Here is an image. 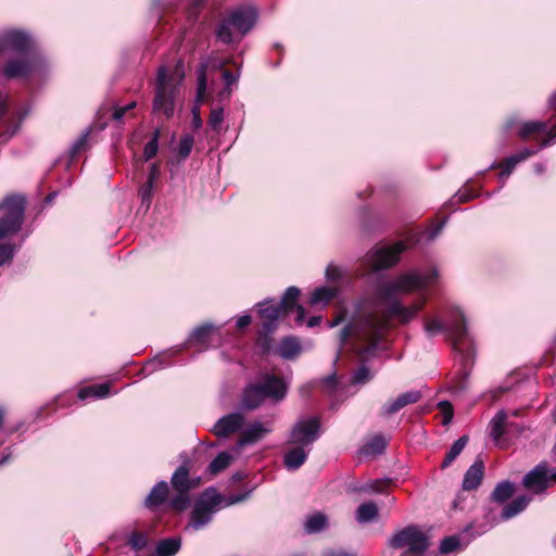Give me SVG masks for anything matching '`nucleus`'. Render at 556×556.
Instances as JSON below:
<instances>
[{"instance_id":"nucleus-39","label":"nucleus","mask_w":556,"mask_h":556,"mask_svg":"<svg viewBox=\"0 0 556 556\" xmlns=\"http://www.w3.org/2000/svg\"><path fill=\"white\" fill-rule=\"evenodd\" d=\"M90 131L87 129L85 130L71 146L68 154H70V161L73 162L75 157L86 149L88 144Z\"/></svg>"},{"instance_id":"nucleus-13","label":"nucleus","mask_w":556,"mask_h":556,"mask_svg":"<svg viewBox=\"0 0 556 556\" xmlns=\"http://www.w3.org/2000/svg\"><path fill=\"white\" fill-rule=\"evenodd\" d=\"M21 55V59H12L4 65L3 75L5 78L28 77L37 71L39 60L35 54L29 53Z\"/></svg>"},{"instance_id":"nucleus-57","label":"nucleus","mask_w":556,"mask_h":556,"mask_svg":"<svg viewBox=\"0 0 556 556\" xmlns=\"http://www.w3.org/2000/svg\"><path fill=\"white\" fill-rule=\"evenodd\" d=\"M390 480L381 481V480H375L369 484V490L376 493H383L384 486Z\"/></svg>"},{"instance_id":"nucleus-60","label":"nucleus","mask_w":556,"mask_h":556,"mask_svg":"<svg viewBox=\"0 0 556 556\" xmlns=\"http://www.w3.org/2000/svg\"><path fill=\"white\" fill-rule=\"evenodd\" d=\"M8 109V98L0 90V118L5 114Z\"/></svg>"},{"instance_id":"nucleus-21","label":"nucleus","mask_w":556,"mask_h":556,"mask_svg":"<svg viewBox=\"0 0 556 556\" xmlns=\"http://www.w3.org/2000/svg\"><path fill=\"white\" fill-rule=\"evenodd\" d=\"M168 484L165 481L156 483L144 500V506L154 508L162 505L168 496Z\"/></svg>"},{"instance_id":"nucleus-37","label":"nucleus","mask_w":556,"mask_h":556,"mask_svg":"<svg viewBox=\"0 0 556 556\" xmlns=\"http://www.w3.org/2000/svg\"><path fill=\"white\" fill-rule=\"evenodd\" d=\"M547 126L548 125L546 122H536V121L526 122V123L521 124L518 134L522 139H527L532 134L546 131Z\"/></svg>"},{"instance_id":"nucleus-64","label":"nucleus","mask_w":556,"mask_h":556,"mask_svg":"<svg viewBox=\"0 0 556 556\" xmlns=\"http://www.w3.org/2000/svg\"><path fill=\"white\" fill-rule=\"evenodd\" d=\"M549 106L556 111V92L549 98Z\"/></svg>"},{"instance_id":"nucleus-36","label":"nucleus","mask_w":556,"mask_h":556,"mask_svg":"<svg viewBox=\"0 0 556 556\" xmlns=\"http://www.w3.org/2000/svg\"><path fill=\"white\" fill-rule=\"evenodd\" d=\"M514 483H511L510 481H502L495 486L491 494V497L494 502L502 504L506 502L514 494Z\"/></svg>"},{"instance_id":"nucleus-35","label":"nucleus","mask_w":556,"mask_h":556,"mask_svg":"<svg viewBox=\"0 0 556 556\" xmlns=\"http://www.w3.org/2000/svg\"><path fill=\"white\" fill-rule=\"evenodd\" d=\"M328 526V518L323 513H316L307 517L305 521V530L307 533H317L326 529Z\"/></svg>"},{"instance_id":"nucleus-48","label":"nucleus","mask_w":556,"mask_h":556,"mask_svg":"<svg viewBox=\"0 0 556 556\" xmlns=\"http://www.w3.org/2000/svg\"><path fill=\"white\" fill-rule=\"evenodd\" d=\"M444 226L445 220H442L441 223L425 231V233H422V238H425L428 242L433 241L442 232Z\"/></svg>"},{"instance_id":"nucleus-41","label":"nucleus","mask_w":556,"mask_h":556,"mask_svg":"<svg viewBox=\"0 0 556 556\" xmlns=\"http://www.w3.org/2000/svg\"><path fill=\"white\" fill-rule=\"evenodd\" d=\"M154 184L146 181L138 191V195L141 200V205L148 210L151 205L153 198Z\"/></svg>"},{"instance_id":"nucleus-3","label":"nucleus","mask_w":556,"mask_h":556,"mask_svg":"<svg viewBox=\"0 0 556 556\" xmlns=\"http://www.w3.org/2000/svg\"><path fill=\"white\" fill-rule=\"evenodd\" d=\"M185 68L181 61L173 66H160L156 74L152 113L164 119H170L177 105L182 101L181 85Z\"/></svg>"},{"instance_id":"nucleus-4","label":"nucleus","mask_w":556,"mask_h":556,"mask_svg":"<svg viewBox=\"0 0 556 556\" xmlns=\"http://www.w3.org/2000/svg\"><path fill=\"white\" fill-rule=\"evenodd\" d=\"M26 199L20 194L5 197L0 202V267L12 262L22 242L15 244L16 236L25 222Z\"/></svg>"},{"instance_id":"nucleus-17","label":"nucleus","mask_w":556,"mask_h":556,"mask_svg":"<svg viewBox=\"0 0 556 556\" xmlns=\"http://www.w3.org/2000/svg\"><path fill=\"white\" fill-rule=\"evenodd\" d=\"M523 485L536 493L543 492L548 486V468L546 464L536 465L523 477Z\"/></svg>"},{"instance_id":"nucleus-40","label":"nucleus","mask_w":556,"mask_h":556,"mask_svg":"<svg viewBox=\"0 0 556 556\" xmlns=\"http://www.w3.org/2000/svg\"><path fill=\"white\" fill-rule=\"evenodd\" d=\"M159 139H160V130L155 129L151 139L144 146V149H143L144 161H149L156 155L157 150H159Z\"/></svg>"},{"instance_id":"nucleus-33","label":"nucleus","mask_w":556,"mask_h":556,"mask_svg":"<svg viewBox=\"0 0 556 556\" xmlns=\"http://www.w3.org/2000/svg\"><path fill=\"white\" fill-rule=\"evenodd\" d=\"M468 442V437L467 435H462L458 440H456L453 445L451 446V448L448 450V452L446 453L442 464H441V467L443 469L447 468L448 466H451V464L457 458V456L463 452V450L465 448L466 444Z\"/></svg>"},{"instance_id":"nucleus-18","label":"nucleus","mask_w":556,"mask_h":556,"mask_svg":"<svg viewBox=\"0 0 556 556\" xmlns=\"http://www.w3.org/2000/svg\"><path fill=\"white\" fill-rule=\"evenodd\" d=\"M483 476L484 464L481 459H477L465 472L462 483L463 490H476L481 484Z\"/></svg>"},{"instance_id":"nucleus-24","label":"nucleus","mask_w":556,"mask_h":556,"mask_svg":"<svg viewBox=\"0 0 556 556\" xmlns=\"http://www.w3.org/2000/svg\"><path fill=\"white\" fill-rule=\"evenodd\" d=\"M530 503V497L526 495H521L513 500L510 503H508L506 506H504L501 518L502 520H508L515 516H517L519 513L525 510V508Z\"/></svg>"},{"instance_id":"nucleus-29","label":"nucleus","mask_w":556,"mask_h":556,"mask_svg":"<svg viewBox=\"0 0 556 556\" xmlns=\"http://www.w3.org/2000/svg\"><path fill=\"white\" fill-rule=\"evenodd\" d=\"M378 517V507L374 502L362 503L355 511V518L359 523H368Z\"/></svg>"},{"instance_id":"nucleus-53","label":"nucleus","mask_w":556,"mask_h":556,"mask_svg":"<svg viewBox=\"0 0 556 556\" xmlns=\"http://www.w3.org/2000/svg\"><path fill=\"white\" fill-rule=\"evenodd\" d=\"M223 80L227 88H229L231 85L236 84L239 78V74H235L228 70H224L222 74Z\"/></svg>"},{"instance_id":"nucleus-56","label":"nucleus","mask_w":556,"mask_h":556,"mask_svg":"<svg viewBox=\"0 0 556 556\" xmlns=\"http://www.w3.org/2000/svg\"><path fill=\"white\" fill-rule=\"evenodd\" d=\"M321 556H354V555L343 548H338V549L327 548V549L323 551Z\"/></svg>"},{"instance_id":"nucleus-54","label":"nucleus","mask_w":556,"mask_h":556,"mask_svg":"<svg viewBox=\"0 0 556 556\" xmlns=\"http://www.w3.org/2000/svg\"><path fill=\"white\" fill-rule=\"evenodd\" d=\"M556 140V125L549 129L547 132V137L541 142L540 147L536 150H541L545 147L553 144Z\"/></svg>"},{"instance_id":"nucleus-8","label":"nucleus","mask_w":556,"mask_h":556,"mask_svg":"<svg viewBox=\"0 0 556 556\" xmlns=\"http://www.w3.org/2000/svg\"><path fill=\"white\" fill-rule=\"evenodd\" d=\"M200 476H190L187 465H180L172 475L170 484L176 495L169 501L170 508L182 511L190 504L189 492L201 485Z\"/></svg>"},{"instance_id":"nucleus-47","label":"nucleus","mask_w":556,"mask_h":556,"mask_svg":"<svg viewBox=\"0 0 556 556\" xmlns=\"http://www.w3.org/2000/svg\"><path fill=\"white\" fill-rule=\"evenodd\" d=\"M128 544L136 551H140L146 547L147 540L146 536L138 532H132L129 535Z\"/></svg>"},{"instance_id":"nucleus-55","label":"nucleus","mask_w":556,"mask_h":556,"mask_svg":"<svg viewBox=\"0 0 556 556\" xmlns=\"http://www.w3.org/2000/svg\"><path fill=\"white\" fill-rule=\"evenodd\" d=\"M160 174H161V170H160V166L157 163H152L150 165V168H149V174H148V179L147 181L148 182H152V184H155V181L159 179L160 177Z\"/></svg>"},{"instance_id":"nucleus-5","label":"nucleus","mask_w":556,"mask_h":556,"mask_svg":"<svg viewBox=\"0 0 556 556\" xmlns=\"http://www.w3.org/2000/svg\"><path fill=\"white\" fill-rule=\"evenodd\" d=\"M250 493L251 491H248L224 497L214 488H207L195 501L188 527L197 531L201 530L213 520L214 515L222 506L227 507L241 503L250 496Z\"/></svg>"},{"instance_id":"nucleus-43","label":"nucleus","mask_w":556,"mask_h":556,"mask_svg":"<svg viewBox=\"0 0 556 556\" xmlns=\"http://www.w3.org/2000/svg\"><path fill=\"white\" fill-rule=\"evenodd\" d=\"M194 143V139L191 135H184L180 138L179 144H178V154L180 159H187L189 154L191 153L192 147Z\"/></svg>"},{"instance_id":"nucleus-23","label":"nucleus","mask_w":556,"mask_h":556,"mask_svg":"<svg viewBox=\"0 0 556 556\" xmlns=\"http://www.w3.org/2000/svg\"><path fill=\"white\" fill-rule=\"evenodd\" d=\"M301 352V344L298 338L289 336L285 337L278 346V354L285 359H293Z\"/></svg>"},{"instance_id":"nucleus-31","label":"nucleus","mask_w":556,"mask_h":556,"mask_svg":"<svg viewBox=\"0 0 556 556\" xmlns=\"http://www.w3.org/2000/svg\"><path fill=\"white\" fill-rule=\"evenodd\" d=\"M110 395V383L93 384L79 390L78 397L86 400L88 397L103 399Z\"/></svg>"},{"instance_id":"nucleus-52","label":"nucleus","mask_w":556,"mask_h":556,"mask_svg":"<svg viewBox=\"0 0 556 556\" xmlns=\"http://www.w3.org/2000/svg\"><path fill=\"white\" fill-rule=\"evenodd\" d=\"M206 89L205 67L203 66L198 76V97L202 98Z\"/></svg>"},{"instance_id":"nucleus-25","label":"nucleus","mask_w":556,"mask_h":556,"mask_svg":"<svg viewBox=\"0 0 556 556\" xmlns=\"http://www.w3.org/2000/svg\"><path fill=\"white\" fill-rule=\"evenodd\" d=\"M233 24L229 16L222 18L215 28L216 38L223 43L229 45L235 41Z\"/></svg>"},{"instance_id":"nucleus-22","label":"nucleus","mask_w":556,"mask_h":556,"mask_svg":"<svg viewBox=\"0 0 556 556\" xmlns=\"http://www.w3.org/2000/svg\"><path fill=\"white\" fill-rule=\"evenodd\" d=\"M339 293V289L334 287H318L312 293L309 303L314 306H327Z\"/></svg>"},{"instance_id":"nucleus-59","label":"nucleus","mask_w":556,"mask_h":556,"mask_svg":"<svg viewBox=\"0 0 556 556\" xmlns=\"http://www.w3.org/2000/svg\"><path fill=\"white\" fill-rule=\"evenodd\" d=\"M251 324V316L244 314L237 319V328L243 329Z\"/></svg>"},{"instance_id":"nucleus-11","label":"nucleus","mask_w":556,"mask_h":556,"mask_svg":"<svg viewBox=\"0 0 556 556\" xmlns=\"http://www.w3.org/2000/svg\"><path fill=\"white\" fill-rule=\"evenodd\" d=\"M405 249L404 242H396L390 247H379L370 251L367 258L374 270L387 269L400 261V256Z\"/></svg>"},{"instance_id":"nucleus-2","label":"nucleus","mask_w":556,"mask_h":556,"mask_svg":"<svg viewBox=\"0 0 556 556\" xmlns=\"http://www.w3.org/2000/svg\"><path fill=\"white\" fill-rule=\"evenodd\" d=\"M424 330L429 338L439 333H446L450 337L454 351L460 357L462 370L467 376V368L473 361L475 350L464 312L457 306H451L446 321L438 317L426 319Z\"/></svg>"},{"instance_id":"nucleus-9","label":"nucleus","mask_w":556,"mask_h":556,"mask_svg":"<svg viewBox=\"0 0 556 556\" xmlns=\"http://www.w3.org/2000/svg\"><path fill=\"white\" fill-rule=\"evenodd\" d=\"M393 548H407L402 556H421L428 548V538L417 526H408L389 539Z\"/></svg>"},{"instance_id":"nucleus-27","label":"nucleus","mask_w":556,"mask_h":556,"mask_svg":"<svg viewBox=\"0 0 556 556\" xmlns=\"http://www.w3.org/2000/svg\"><path fill=\"white\" fill-rule=\"evenodd\" d=\"M507 414L504 410L497 412L489 424L490 437L498 443L504 434Z\"/></svg>"},{"instance_id":"nucleus-10","label":"nucleus","mask_w":556,"mask_h":556,"mask_svg":"<svg viewBox=\"0 0 556 556\" xmlns=\"http://www.w3.org/2000/svg\"><path fill=\"white\" fill-rule=\"evenodd\" d=\"M321 434V422L316 416L299 418L292 426L289 435L291 445H299L312 450L313 444Z\"/></svg>"},{"instance_id":"nucleus-62","label":"nucleus","mask_w":556,"mask_h":556,"mask_svg":"<svg viewBox=\"0 0 556 556\" xmlns=\"http://www.w3.org/2000/svg\"><path fill=\"white\" fill-rule=\"evenodd\" d=\"M321 323V316H313L307 320V327L313 328Z\"/></svg>"},{"instance_id":"nucleus-7","label":"nucleus","mask_w":556,"mask_h":556,"mask_svg":"<svg viewBox=\"0 0 556 556\" xmlns=\"http://www.w3.org/2000/svg\"><path fill=\"white\" fill-rule=\"evenodd\" d=\"M288 391L287 383L273 374H266L261 381L248 384L241 395V406L247 410L258 408L265 400L281 402Z\"/></svg>"},{"instance_id":"nucleus-44","label":"nucleus","mask_w":556,"mask_h":556,"mask_svg":"<svg viewBox=\"0 0 556 556\" xmlns=\"http://www.w3.org/2000/svg\"><path fill=\"white\" fill-rule=\"evenodd\" d=\"M371 378L372 375L370 374L368 367L362 365L354 371L351 381L353 384H364L368 382Z\"/></svg>"},{"instance_id":"nucleus-34","label":"nucleus","mask_w":556,"mask_h":556,"mask_svg":"<svg viewBox=\"0 0 556 556\" xmlns=\"http://www.w3.org/2000/svg\"><path fill=\"white\" fill-rule=\"evenodd\" d=\"M233 457L228 452H220L207 466V472L215 476L225 470L232 462Z\"/></svg>"},{"instance_id":"nucleus-30","label":"nucleus","mask_w":556,"mask_h":556,"mask_svg":"<svg viewBox=\"0 0 556 556\" xmlns=\"http://www.w3.org/2000/svg\"><path fill=\"white\" fill-rule=\"evenodd\" d=\"M181 546L179 538H167L160 541L156 545V556H174L178 553Z\"/></svg>"},{"instance_id":"nucleus-58","label":"nucleus","mask_w":556,"mask_h":556,"mask_svg":"<svg viewBox=\"0 0 556 556\" xmlns=\"http://www.w3.org/2000/svg\"><path fill=\"white\" fill-rule=\"evenodd\" d=\"M192 126L195 129H199L202 126V119L198 108H193L192 110Z\"/></svg>"},{"instance_id":"nucleus-1","label":"nucleus","mask_w":556,"mask_h":556,"mask_svg":"<svg viewBox=\"0 0 556 556\" xmlns=\"http://www.w3.org/2000/svg\"><path fill=\"white\" fill-rule=\"evenodd\" d=\"M439 270L435 267L426 269L413 268L397 275L390 281L378 286L377 293L387 304L386 317L371 309L357 311L339 337L340 351L351 349L363 359L372 357L382 340L388 319H395L406 325L414 320L425 307L427 298L421 295L412 305H404L400 295L422 293L437 285Z\"/></svg>"},{"instance_id":"nucleus-15","label":"nucleus","mask_w":556,"mask_h":556,"mask_svg":"<svg viewBox=\"0 0 556 556\" xmlns=\"http://www.w3.org/2000/svg\"><path fill=\"white\" fill-rule=\"evenodd\" d=\"M271 432V426L269 422L254 421L251 425L242 429L240 439L235 447L239 451L241 447L247 445H253L264 439L268 433Z\"/></svg>"},{"instance_id":"nucleus-51","label":"nucleus","mask_w":556,"mask_h":556,"mask_svg":"<svg viewBox=\"0 0 556 556\" xmlns=\"http://www.w3.org/2000/svg\"><path fill=\"white\" fill-rule=\"evenodd\" d=\"M400 395L405 401L406 406L409 404H415L421 399V393L417 390L407 391Z\"/></svg>"},{"instance_id":"nucleus-26","label":"nucleus","mask_w":556,"mask_h":556,"mask_svg":"<svg viewBox=\"0 0 556 556\" xmlns=\"http://www.w3.org/2000/svg\"><path fill=\"white\" fill-rule=\"evenodd\" d=\"M179 351L180 349H170L159 354L157 356L146 363L143 371L151 374L154 370L162 369L165 366H169L172 363L168 361V358L177 354Z\"/></svg>"},{"instance_id":"nucleus-38","label":"nucleus","mask_w":556,"mask_h":556,"mask_svg":"<svg viewBox=\"0 0 556 556\" xmlns=\"http://www.w3.org/2000/svg\"><path fill=\"white\" fill-rule=\"evenodd\" d=\"M387 441L382 435H375L363 447L362 453L365 455H377L384 451Z\"/></svg>"},{"instance_id":"nucleus-61","label":"nucleus","mask_w":556,"mask_h":556,"mask_svg":"<svg viewBox=\"0 0 556 556\" xmlns=\"http://www.w3.org/2000/svg\"><path fill=\"white\" fill-rule=\"evenodd\" d=\"M125 114L126 112L123 106L115 108L113 112V118L119 122L123 119Z\"/></svg>"},{"instance_id":"nucleus-14","label":"nucleus","mask_w":556,"mask_h":556,"mask_svg":"<svg viewBox=\"0 0 556 556\" xmlns=\"http://www.w3.org/2000/svg\"><path fill=\"white\" fill-rule=\"evenodd\" d=\"M235 29L239 33V40L245 36L255 25L258 13L254 7L242 5L228 13Z\"/></svg>"},{"instance_id":"nucleus-46","label":"nucleus","mask_w":556,"mask_h":556,"mask_svg":"<svg viewBox=\"0 0 556 556\" xmlns=\"http://www.w3.org/2000/svg\"><path fill=\"white\" fill-rule=\"evenodd\" d=\"M438 407L441 409L443 416L442 424L444 426H447L452 421L454 416L452 404L448 401H441L439 402Z\"/></svg>"},{"instance_id":"nucleus-49","label":"nucleus","mask_w":556,"mask_h":556,"mask_svg":"<svg viewBox=\"0 0 556 556\" xmlns=\"http://www.w3.org/2000/svg\"><path fill=\"white\" fill-rule=\"evenodd\" d=\"M342 273L343 271L339 266L334 264H329L326 267L325 277L328 281H336L342 277Z\"/></svg>"},{"instance_id":"nucleus-16","label":"nucleus","mask_w":556,"mask_h":556,"mask_svg":"<svg viewBox=\"0 0 556 556\" xmlns=\"http://www.w3.org/2000/svg\"><path fill=\"white\" fill-rule=\"evenodd\" d=\"M245 418L242 413L235 412L219 418L212 428V432L219 438H227L241 430Z\"/></svg>"},{"instance_id":"nucleus-6","label":"nucleus","mask_w":556,"mask_h":556,"mask_svg":"<svg viewBox=\"0 0 556 556\" xmlns=\"http://www.w3.org/2000/svg\"><path fill=\"white\" fill-rule=\"evenodd\" d=\"M300 289L296 287H289L279 303H274V300L268 299L257 304L258 315L263 320L262 327L265 333H270L277 328V320L291 311L295 309V321L302 325L305 319V309L298 305Z\"/></svg>"},{"instance_id":"nucleus-63","label":"nucleus","mask_w":556,"mask_h":556,"mask_svg":"<svg viewBox=\"0 0 556 556\" xmlns=\"http://www.w3.org/2000/svg\"><path fill=\"white\" fill-rule=\"evenodd\" d=\"M533 168H534L535 174H538V175L543 174L545 170L544 165L541 163H536Z\"/></svg>"},{"instance_id":"nucleus-20","label":"nucleus","mask_w":556,"mask_h":556,"mask_svg":"<svg viewBox=\"0 0 556 556\" xmlns=\"http://www.w3.org/2000/svg\"><path fill=\"white\" fill-rule=\"evenodd\" d=\"M294 447L288 451L283 456V464L288 470L299 469L307 459L312 450L303 446L293 445Z\"/></svg>"},{"instance_id":"nucleus-42","label":"nucleus","mask_w":556,"mask_h":556,"mask_svg":"<svg viewBox=\"0 0 556 556\" xmlns=\"http://www.w3.org/2000/svg\"><path fill=\"white\" fill-rule=\"evenodd\" d=\"M406 404H405V401L402 399L401 395H399L396 399H394L393 401H390L388 403H386L382 407H381V416H390V415H393L395 413H397L399 410H401L403 407H405Z\"/></svg>"},{"instance_id":"nucleus-19","label":"nucleus","mask_w":556,"mask_h":556,"mask_svg":"<svg viewBox=\"0 0 556 556\" xmlns=\"http://www.w3.org/2000/svg\"><path fill=\"white\" fill-rule=\"evenodd\" d=\"M538 152H539V150L531 149V148H525V149L520 150L519 152L506 157L501 163L493 162L491 164L490 168L504 167V174H511L514 168L516 167V165H518L519 163L535 155Z\"/></svg>"},{"instance_id":"nucleus-28","label":"nucleus","mask_w":556,"mask_h":556,"mask_svg":"<svg viewBox=\"0 0 556 556\" xmlns=\"http://www.w3.org/2000/svg\"><path fill=\"white\" fill-rule=\"evenodd\" d=\"M214 326L212 324H204L197 327L188 339L190 345H199L206 348L208 339Z\"/></svg>"},{"instance_id":"nucleus-32","label":"nucleus","mask_w":556,"mask_h":556,"mask_svg":"<svg viewBox=\"0 0 556 556\" xmlns=\"http://www.w3.org/2000/svg\"><path fill=\"white\" fill-rule=\"evenodd\" d=\"M469 543V540H463L460 535H452L442 540L440 544V553L448 554L456 551L464 549Z\"/></svg>"},{"instance_id":"nucleus-12","label":"nucleus","mask_w":556,"mask_h":556,"mask_svg":"<svg viewBox=\"0 0 556 556\" xmlns=\"http://www.w3.org/2000/svg\"><path fill=\"white\" fill-rule=\"evenodd\" d=\"M31 47V37L23 30L8 29L0 34V55L9 51L29 54Z\"/></svg>"},{"instance_id":"nucleus-50","label":"nucleus","mask_w":556,"mask_h":556,"mask_svg":"<svg viewBox=\"0 0 556 556\" xmlns=\"http://www.w3.org/2000/svg\"><path fill=\"white\" fill-rule=\"evenodd\" d=\"M478 197V193L476 191H472L470 188L468 187H464L462 189H459L454 198L458 201V202H467L473 198Z\"/></svg>"},{"instance_id":"nucleus-45","label":"nucleus","mask_w":556,"mask_h":556,"mask_svg":"<svg viewBox=\"0 0 556 556\" xmlns=\"http://www.w3.org/2000/svg\"><path fill=\"white\" fill-rule=\"evenodd\" d=\"M224 121V109L215 108L211 111L208 125L213 130L218 131L222 127V123Z\"/></svg>"}]
</instances>
